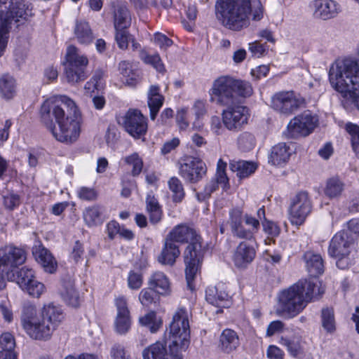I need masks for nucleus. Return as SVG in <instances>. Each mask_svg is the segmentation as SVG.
<instances>
[{
	"label": "nucleus",
	"instance_id": "f257e3e1",
	"mask_svg": "<svg viewBox=\"0 0 359 359\" xmlns=\"http://www.w3.org/2000/svg\"><path fill=\"white\" fill-rule=\"evenodd\" d=\"M41 118L54 137L65 143L75 142L81 132V116L74 100L57 95L43 102Z\"/></svg>",
	"mask_w": 359,
	"mask_h": 359
},
{
	"label": "nucleus",
	"instance_id": "f03ea898",
	"mask_svg": "<svg viewBox=\"0 0 359 359\" xmlns=\"http://www.w3.org/2000/svg\"><path fill=\"white\" fill-rule=\"evenodd\" d=\"M27 259L25 251L13 245L0 248V290L5 287L6 278L15 282L29 295L39 297L45 291L44 285L35 279L34 272L26 266L17 270Z\"/></svg>",
	"mask_w": 359,
	"mask_h": 359
},
{
	"label": "nucleus",
	"instance_id": "7ed1b4c3",
	"mask_svg": "<svg viewBox=\"0 0 359 359\" xmlns=\"http://www.w3.org/2000/svg\"><path fill=\"white\" fill-rule=\"evenodd\" d=\"M323 293L324 290L318 279L300 280L279 292L276 313L284 318H292L300 313L313 297Z\"/></svg>",
	"mask_w": 359,
	"mask_h": 359
},
{
	"label": "nucleus",
	"instance_id": "20e7f679",
	"mask_svg": "<svg viewBox=\"0 0 359 359\" xmlns=\"http://www.w3.org/2000/svg\"><path fill=\"white\" fill-rule=\"evenodd\" d=\"M166 238L175 243H189L184 251L185 276L189 288L193 290L192 282L201 269L205 253L201 237L194 229L180 224L175 226Z\"/></svg>",
	"mask_w": 359,
	"mask_h": 359
},
{
	"label": "nucleus",
	"instance_id": "39448f33",
	"mask_svg": "<svg viewBox=\"0 0 359 359\" xmlns=\"http://www.w3.org/2000/svg\"><path fill=\"white\" fill-rule=\"evenodd\" d=\"M252 93L251 84L231 76H221L214 80L209 90L210 100L222 106L236 104L239 97H250Z\"/></svg>",
	"mask_w": 359,
	"mask_h": 359
},
{
	"label": "nucleus",
	"instance_id": "423d86ee",
	"mask_svg": "<svg viewBox=\"0 0 359 359\" xmlns=\"http://www.w3.org/2000/svg\"><path fill=\"white\" fill-rule=\"evenodd\" d=\"M332 88L343 96L359 89V62L345 59L332 65L329 72Z\"/></svg>",
	"mask_w": 359,
	"mask_h": 359
},
{
	"label": "nucleus",
	"instance_id": "0eeeda50",
	"mask_svg": "<svg viewBox=\"0 0 359 359\" xmlns=\"http://www.w3.org/2000/svg\"><path fill=\"white\" fill-rule=\"evenodd\" d=\"M215 7L218 19L229 29L240 30L248 25L250 0H217Z\"/></svg>",
	"mask_w": 359,
	"mask_h": 359
},
{
	"label": "nucleus",
	"instance_id": "6e6552de",
	"mask_svg": "<svg viewBox=\"0 0 359 359\" xmlns=\"http://www.w3.org/2000/svg\"><path fill=\"white\" fill-rule=\"evenodd\" d=\"M32 15V8L22 0H0V57L6 48L13 21L27 20Z\"/></svg>",
	"mask_w": 359,
	"mask_h": 359
},
{
	"label": "nucleus",
	"instance_id": "1a4fd4ad",
	"mask_svg": "<svg viewBox=\"0 0 359 359\" xmlns=\"http://www.w3.org/2000/svg\"><path fill=\"white\" fill-rule=\"evenodd\" d=\"M354 249L355 241L352 233L343 229L337 232L331 239L328 254L337 259L336 265L339 269H345L351 264L349 255Z\"/></svg>",
	"mask_w": 359,
	"mask_h": 359
},
{
	"label": "nucleus",
	"instance_id": "9d476101",
	"mask_svg": "<svg viewBox=\"0 0 359 359\" xmlns=\"http://www.w3.org/2000/svg\"><path fill=\"white\" fill-rule=\"evenodd\" d=\"M190 313L184 308H179L172 316L170 324L171 341H176L182 350H187L190 344Z\"/></svg>",
	"mask_w": 359,
	"mask_h": 359
},
{
	"label": "nucleus",
	"instance_id": "9b49d317",
	"mask_svg": "<svg viewBox=\"0 0 359 359\" xmlns=\"http://www.w3.org/2000/svg\"><path fill=\"white\" fill-rule=\"evenodd\" d=\"M88 64V58L79 53L77 48L69 46L66 53L65 75L67 81L76 83L87 77L86 69Z\"/></svg>",
	"mask_w": 359,
	"mask_h": 359
},
{
	"label": "nucleus",
	"instance_id": "f8f14e48",
	"mask_svg": "<svg viewBox=\"0 0 359 359\" xmlns=\"http://www.w3.org/2000/svg\"><path fill=\"white\" fill-rule=\"evenodd\" d=\"M312 210V202L307 191L297 192L290 198L289 219L292 224L302 225Z\"/></svg>",
	"mask_w": 359,
	"mask_h": 359
},
{
	"label": "nucleus",
	"instance_id": "ddd939ff",
	"mask_svg": "<svg viewBox=\"0 0 359 359\" xmlns=\"http://www.w3.org/2000/svg\"><path fill=\"white\" fill-rule=\"evenodd\" d=\"M118 123L135 139L141 138L147 132V118L137 109H130L120 118Z\"/></svg>",
	"mask_w": 359,
	"mask_h": 359
},
{
	"label": "nucleus",
	"instance_id": "4468645a",
	"mask_svg": "<svg viewBox=\"0 0 359 359\" xmlns=\"http://www.w3.org/2000/svg\"><path fill=\"white\" fill-rule=\"evenodd\" d=\"M182 350L176 341H171L168 346L166 343L156 341L142 351L143 359H182Z\"/></svg>",
	"mask_w": 359,
	"mask_h": 359
},
{
	"label": "nucleus",
	"instance_id": "2eb2a0df",
	"mask_svg": "<svg viewBox=\"0 0 359 359\" xmlns=\"http://www.w3.org/2000/svg\"><path fill=\"white\" fill-rule=\"evenodd\" d=\"M222 113V123L225 128L232 132H238L248 123L250 116L247 107L241 104L226 106Z\"/></svg>",
	"mask_w": 359,
	"mask_h": 359
},
{
	"label": "nucleus",
	"instance_id": "dca6fc26",
	"mask_svg": "<svg viewBox=\"0 0 359 359\" xmlns=\"http://www.w3.org/2000/svg\"><path fill=\"white\" fill-rule=\"evenodd\" d=\"M318 124V118L310 111H304L290 120L287 130L291 137L310 135Z\"/></svg>",
	"mask_w": 359,
	"mask_h": 359
},
{
	"label": "nucleus",
	"instance_id": "f3484780",
	"mask_svg": "<svg viewBox=\"0 0 359 359\" xmlns=\"http://www.w3.org/2000/svg\"><path fill=\"white\" fill-rule=\"evenodd\" d=\"M303 100L298 97L294 91H280L271 97V107L277 112L290 116L298 110Z\"/></svg>",
	"mask_w": 359,
	"mask_h": 359
},
{
	"label": "nucleus",
	"instance_id": "a211bd4d",
	"mask_svg": "<svg viewBox=\"0 0 359 359\" xmlns=\"http://www.w3.org/2000/svg\"><path fill=\"white\" fill-rule=\"evenodd\" d=\"M207 168L199 158H187L181 163L179 169L180 175L187 182L196 183L205 175Z\"/></svg>",
	"mask_w": 359,
	"mask_h": 359
},
{
	"label": "nucleus",
	"instance_id": "6ab92c4d",
	"mask_svg": "<svg viewBox=\"0 0 359 359\" xmlns=\"http://www.w3.org/2000/svg\"><path fill=\"white\" fill-rule=\"evenodd\" d=\"M226 163L222 159H219L215 177L207 183L203 191L196 194L198 201H203L208 198L212 192L218 189L219 184L222 186L224 189L229 187V178L226 174Z\"/></svg>",
	"mask_w": 359,
	"mask_h": 359
},
{
	"label": "nucleus",
	"instance_id": "aec40b11",
	"mask_svg": "<svg viewBox=\"0 0 359 359\" xmlns=\"http://www.w3.org/2000/svg\"><path fill=\"white\" fill-rule=\"evenodd\" d=\"M116 316L114 321L115 330L119 334H124L130 328L131 320L128 302L125 297L120 296L115 299Z\"/></svg>",
	"mask_w": 359,
	"mask_h": 359
},
{
	"label": "nucleus",
	"instance_id": "412c9836",
	"mask_svg": "<svg viewBox=\"0 0 359 359\" xmlns=\"http://www.w3.org/2000/svg\"><path fill=\"white\" fill-rule=\"evenodd\" d=\"M311 7L313 17L323 20L334 18L341 11L340 6L334 0H314Z\"/></svg>",
	"mask_w": 359,
	"mask_h": 359
},
{
	"label": "nucleus",
	"instance_id": "4be33fe9",
	"mask_svg": "<svg viewBox=\"0 0 359 359\" xmlns=\"http://www.w3.org/2000/svg\"><path fill=\"white\" fill-rule=\"evenodd\" d=\"M255 255V248L243 241L236 247L233 255V261L236 267L243 269L253 261Z\"/></svg>",
	"mask_w": 359,
	"mask_h": 359
},
{
	"label": "nucleus",
	"instance_id": "5701e85b",
	"mask_svg": "<svg viewBox=\"0 0 359 359\" xmlns=\"http://www.w3.org/2000/svg\"><path fill=\"white\" fill-rule=\"evenodd\" d=\"M205 299L209 304L218 307H228L231 303L229 294L220 285L208 287Z\"/></svg>",
	"mask_w": 359,
	"mask_h": 359
},
{
	"label": "nucleus",
	"instance_id": "b1692460",
	"mask_svg": "<svg viewBox=\"0 0 359 359\" xmlns=\"http://www.w3.org/2000/svg\"><path fill=\"white\" fill-rule=\"evenodd\" d=\"M33 255L46 272L53 273L56 271L57 263L47 249L41 245L36 246L33 250Z\"/></svg>",
	"mask_w": 359,
	"mask_h": 359
},
{
	"label": "nucleus",
	"instance_id": "393cba45",
	"mask_svg": "<svg viewBox=\"0 0 359 359\" xmlns=\"http://www.w3.org/2000/svg\"><path fill=\"white\" fill-rule=\"evenodd\" d=\"M292 151L285 142L278 143L272 147L269 156V163L273 165H280L286 163Z\"/></svg>",
	"mask_w": 359,
	"mask_h": 359
},
{
	"label": "nucleus",
	"instance_id": "a878e982",
	"mask_svg": "<svg viewBox=\"0 0 359 359\" xmlns=\"http://www.w3.org/2000/svg\"><path fill=\"white\" fill-rule=\"evenodd\" d=\"M180 255V250L178 245L165 238L163 248L158 257V260L162 264L172 266Z\"/></svg>",
	"mask_w": 359,
	"mask_h": 359
},
{
	"label": "nucleus",
	"instance_id": "bb28decb",
	"mask_svg": "<svg viewBox=\"0 0 359 359\" xmlns=\"http://www.w3.org/2000/svg\"><path fill=\"white\" fill-rule=\"evenodd\" d=\"M42 318L55 330L64 320L65 316L60 307L49 304L43 308Z\"/></svg>",
	"mask_w": 359,
	"mask_h": 359
},
{
	"label": "nucleus",
	"instance_id": "cd10ccee",
	"mask_svg": "<svg viewBox=\"0 0 359 359\" xmlns=\"http://www.w3.org/2000/svg\"><path fill=\"white\" fill-rule=\"evenodd\" d=\"M304 259L309 273L311 276H313L312 278L317 279L316 276L323 273L324 264L320 255L308 251L304 253Z\"/></svg>",
	"mask_w": 359,
	"mask_h": 359
},
{
	"label": "nucleus",
	"instance_id": "c85d7f7f",
	"mask_svg": "<svg viewBox=\"0 0 359 359\" xmlns=\"http://www.w3.org/2000/svg\"><path fill=\"white\" fill-rule=\"evenodd\" d=\"M54 329L47 323H44L43 319L41 320H35L32 325L27 328L25 332L27 334L34 339H48L51 336Z\"/></svg>",
	"mask_w": 359,
	"mask_h": 359
},
{
	"label": "nucleus",
	"instance_id": "c756f323",
	"mask_svg": "<svg viewBox=\"0 0 359 359\" xmlns=\"http://www.w3.org/2000/svg\"><path fill=\"white\" fill-rule=\"evenodd\" d=\"M114 26L115 30L128 29L131 24V18L128 8L123 4H113Z\"/></svg>",
	"mask_w": 359,
	"mask_h": 359
},
{
	"label": "nucleus",
	"instance_id": "7c9ffc66",
	"mask_svg": "<svg viewBox=\"0 0 359 359\" xmlns=\"http://www.w3.org/2000/svg\"><path fill=\"white\" fill-rule=\"evenodd\" d=\"M240 345V340L237 333L231 329L223 330L219 338V347L226 353H231L236 351Z\"/></svg>",
	"mask_w": 359,
	"mask_h": 359
},
{
	"label": "nucleus",
	"instance_id": "2f4dec72",
	"mask_svg": "<svg viewBox=\"0 0 359 359\" xmlns=\"http://www.w3.org/2000/svg\"><path fill=\"white\" fill-rule=\"evenodd\" d=\"M160 88L158 86H151L148 91V107L150 111V118L154 120L161 108L164 97L160 94Z\"/></svg>",
	"mask_w": 359,
	"mask_h": 359
},
{
	"label": "nucleus",
	"instance_id": "473e14b6",
	"mask_svg": "<svg viewBox=\"0 0 359 359\" xmlns=\"http://www.w3.org/2000/svg\"><path fill=\"white\" fill-rule=\"evenodd\" d=\"M148 285L161 295L170 293V286L168 278L161 271L153 273L148 280Z\"/></svg>",
	"mask_w": 359,
	"mask_h": 359
},
{
	"label": "nucleus",
	"instance_id": "72a5a7b5",
	"mask_svg": "<svg viewBox=\"0 0 359 359\" xmlns=\"http://www.w3.org/2000/svg\"><path fill=\"white\" fill-rule=\"evenodd\" d=\"M118 70L125 78V83L129 86H135L140 80V71L128 61L123 60L119 62Z\"/></svg>",
	"mask_w": 359,
	"mask_h": 359
},
{
	"label": "nucleus",
	"instance_id": "f704fd0d",
	"mask_svg": "<svg viewBox=\"0 0 359 359\" xmlns=\"http://www.w3.org/2000/svg\"><path fill=\"white\" fill-rule=\"evenodd\" d=\"M146 208L151 224L158 223L163 215V211L158 200L152 195L148 194L146 198Z\"/></svg>",
	"mask_w": 359,
	"mask_h": 359
},
{
	"label": "nucleus",
	"instance_id": "c9c22d12",
	"mask_svg": "<svg viewBox=\"0 0 359 359\" xmlns=\"http://www.w3.org/2000/svg\"><path fill=\"white\" fill-rule=\"evenodd\" d=\"M16 93V83L15 79L8 74L0 77V95L6 99H12Z\"/></svg>",
	"mask_w": 359,
	"mask_h": 359
},
{
	"label": "nucleus",
	"instance_id": "e433bc0d",
	"mask_svg": "<svg viewBox=\"0 0 359 359\" xmlns=\"http://www.w3.org/2000/svg\"><path fill=\"white\" fill-rule=\"evenodd\" d=\"M243 221L245 224L249 226V229H247L243 227L242 231H240L239 232V238L252 240L254 238V235L258 232L260 228V222L259 221V219H257L249 214L244 215Z\"/></svg>",
	"mask_w": 359,
	"mask_h": 359
},
{
	"label": "nucleus",
	"instance_id": "4c0bfd02",
	"mask_svg": "<svg viewBox=\"0 0 359 359\" xmlns=\"http://www.w3.org/2000/svg\"><path fill=\"white\" fill-rule=\"evenodd\" d=\"M74 34L78 41L82 44H89L94 39L92 30L86 21H76Z\"/></svg>",
	"mask_w": 359,
	"mask_h": 359
},
{
	"label": "nucleus",
	"instance_id": "58836bf2",
	"mask_svg": "<svg viewBox=\"0 0 359 359\" xmlns=\"http://www.w3.org/2000/svg\"><path fill=\"white\" fill-rule=\"evenodd\" d=\"M60 294L67 304L73 307L79 306V296L72 281L69 280L63 283Z\"/></svg>",
	"mask_w": 359,
	"mask_h": 359
},
{
	"label": "nucleus",
	"instance_id": "ea45409f",
	"mask_svg": "<svg viewBox=\"0 0 359 359\" xmlns=\"http://www.w3.org/2000/svg\"><path fill=\"white\" fill-rule=\"evenodd\" d=\"M345 188V184L338 177L327 180L324 193L330 199L339 197Z\"/></svg>",
	"mask_w": 359,
	"mask_h": 359
},
{
	"label": "nucleus",
	"instance_id": "a19ab883",
	"mask_svg": "<svg viewBox=\"0 0 359 359\" xmlns=\"http://www.w3.org/2000/svg\"><path fill=\"white\" fill-rule=\"evenodd\" d=\"M230 169L237 172V176L242 179L249 177L257 169V165L251 162L240 161L230 163Z\"/></svg>",
	"mask_w": 359,
	"mask_h": 359
},
{
	"label": "nucleus",
	"instance_id": "79ce46f5",
	"mask_svg": "<svg viewBox=\"0 0 359 359\" xmlns=\"http://www.w3.org/2000/svg\"><path fill=\"white\" fill-rule=\"evenodd\" d=\"M83 219L89 226H97L102 223V208L93 205L86 208L83 211Z\"/></svg>",
	"mask_w": 359,
	"mask_h": 359
},
{
	"label": "nucleus",
	"instance_id": "37998d69",
	"mask_svg": "<svg viewBox=\"0 0 359 359\" xmlns=\"http://www.w3.org/2000/svg\"><path fill=\"white\" fill-rule=\"evenodd\" d=\"M36 320V307L27 302L25 303L22 307L21 315V323L25 330L29 328L33 322Z\"/></svg>",
	"mask_w": 359,
	"mask_h": 359
},
{
	"label": "nucleus",
	"instance_id": "c03bdc74",
	"mask_svg": "<svg viewBox=\"0 0 359 359\" xmlns=\"http://www.w3.org/2000/svg\"><path fill=\"white\" fill-rule=\"evenodd\" d=\"M321 323L323 329L328 333H333L336 330L334 310L324 308L321 311Z\"/></svg>",
	"mask_w": 359,
	"mask_h": 359
},
{
	"label": "nucleus",
	"instance_id": "a18cd8bd",
	"mask_svg": "<svg viewBox=\"0 0 359 359\" xmlns=\"http://www.w3.org/2000/svg\"><path fill=\"white\" fill-rule=\"evenodd\" d=\"M159 295L161 294L149 286L141 290L139 294V299L143 306H149L158 302Z\"/></svg>",
	"mask_w": 359,
	"mask_h": 359
},
{
	"label": "nucleus",
	"instance_id": "49530a36",
	"mask_svg": "<svg viewBox=\"0 0 359 359\" xmlns=\"http://www.w3.org/2000/svg\"><path fill=\"white\" fill-rule=\"evenodd\" d=\"M140 58L145 63L151 65L159 72H165V67L158 54L149 55L146 50H141L139 53Z\"/></svg>",
	"mask_w": 359,
	"mask_h": 359
},
{
	"label": "nucleus",
	"instance_id": "de8ad7c7",
	"mask_svg": "<svg viewBox=\"0 0 359 359\" xmlns=\"http://www.w3.org/2000/svg\"><path fill=\"white\" fill-rule=\"evenodd\" d=\"M169 189L172 193L174 202L179 203L182 201L185 193L182 182L176 177H172L168 182Z\"/></svg>",
	"mask_w": 359,
	"mask_h": 359
},
{
	"label": "nucleus",
	"instance_id": "09e8293b",
	"mask_svg": "<svg viewBox=\"0 0 359 359\" xmlns=\"http://www.w3.org/2000/svg\"><path fill=\"white\" fill-rule=\"evenodd\" d=\"M229 223L233 233L239 238V232L242 231V212L239 209H233L230 213Z\"/></svg>",
	"mask_w": 359,
	"mask_h": 359
},
{
	"label": "nucleus",
	"instance_id": "8fccbe9b",
	"mask_svg": "<svg viewBox=\"0 0 359 359\" xmlns=\"http://www.w3.org/2000/svg\"><path fill=\"white\" fill-rule=\"evenodd\" d=\"M139 322L142 325L148 327L152 333L157 332L161 325V323L156 322V313L154 311H151L144 316L140 317Z\"/></svg>",
	"mask_w": 359,
	"mask_h": 359
},
{
	"label": "nucleus",
	"instance_id": "3c124183",
	"mask_svg": "<svg viewBox=\"0 0 359 359\" xmlns=\"http://www.w3.org/2000/svg\"><path fill=\"white\" fill-rule=\"evenodd\" d=\"M346 130L351 135L353 149L359 158V127L349 123L346 125Z\"/></svg>",
	"mask_w": 359,
	"mask_h": 359
},
{
	"label": "nucleus",
	"instance_id": "603ef678",
	"mask_svg": "<svg viewBox=\"0 0 359 359\" xmlns=\"http://www.w3.org/2000/svg\"><path fill=\"white\" fill-rule=\"evenodd\" d=\"M125 162L133 166L132 174L133 176H137L142 172L143 162L137 154L134 153L130 156L126 157Z\"/></svg>",
	"mask_w": 359,
	"mask_h": 359
},
{
	"label": "nucleus",
	"instance_id": "864d4df0",
	"mask_svg": "<svg viewBox=\"0 0 359 359\" xmlns=\"http://www.w3.org/2000/svg\"><path fill=\"white\" fill-rule=\"evenodd\" d=\"M1 351H15V340L10 332H4L0 336Z\"/></svg>",
	"mask_w": 359,
	"mask_h": 359
},
{
	"label": "nucleus",
	"instance_id": "5fc2aeb1",
	"mask_svg": "<svg viewBox=\"0 0 359 359\" xmlns=\"http://www.w3.org/2000/svg\"><path fill=\"white\" fill-rule=\"evenodd\" d=\"M115 39L118 48L122 50L127 49L129 41L132 40L131 35L127 31V29L116 30Z\"/></svg>",
	"mask_w": 359,
	"mask_h": 359
},
{
	"label": "nucleus",
	"instance_id": "6e6d98bb",
	"mask_svg": "<svg viewBox=\"0 0 359 359\" xmlns=\"http://www.w3.org/2000/svg\"><path fill=\"white\" fill-rule=\"evenodd\" d=\"M254 136L248 132L241 133L238 137V147L243 151H248L254 146Z\"/></svg>",
	"mask_w": 359,
	"mask_h": 359
},
{
	"label": "nucleus",
	"instance_id": "4d7b16f0",
	"mask_svg": "<svg viewBox=\"0 0 359 359\" xmlns=\"http://www.w3.org/2000/svg\"><path fill=\"white\" fill-rule=\"evenodd\" d=\"M280 344L286 347L290 355L294 357L297 356L300 353V344L297 341L282 337L280 339Z\"/></svg>",
	"mask_w": 359,
	"mask_h": 359
},
{
	"label": "nucleus",
	"instance_id": "13d9d810",
	"mask_svg": "<svg viewBox=\"0 0 359 359\" xmlns=\"http://www.w3.org/2000/svg\"><path fill=\"white\" fill-rule=\"evenodd\" d=\"M110 356L111 359H131L126 353L124 346L120 344H114L111 346Z\"/></svg>",
	"mask_w": 359,
	"mask_h": 359
},
{
	"label": "nucleus",
	"instance_id": "bf43d9fd",
	"mask_svg": "<svg viewBox=\"0 0 359 359\" xmlns=\"http://www.w3.org/2000/svg\"><path fill=\"white\" fill-rule=\"evenodd\" d=\"M142 276L138 272L130 271L128 277V285L132 290H138L142 285Z\"/></svg>",
	"mask_w": 359,
	"mask_h": 359
},
{
	"label": "nucleus",
	"instance_id": "052dcab7",
	"mask_svg": "<svg viewBox=\"0 0 359 359\" xmlns=\"http://www.w3.org/2000/svg\"><path fill=\"white\" fill-rule=\"evenodd\" d=\"M264 231L271 237H276L279 235L280 229L273 222L265 219L262 222Z\"/></svg>",
	"mask_w": 359,
	"mask_h": 359
},
{
	"label": "nucleus",
	"instance_id": "680f3d73",
	"mask_svg": "<svg viewBox=\"0 0 359 359\" xmlns=\"http://www.w3.org/2000/svg\"><path fill=\"white\" fill-rule=\"evenodd\" d=\"M78 196L82 200L93 201L97 198V193L92 188L83 187L78 190Z\"/></svg>",
	"mask_w": 359,
	"mask_h": 359
},
{
	"label": "nucleus",
	"instance_id": "e2e57ef3",
	"mask_svg": "<svg viewBox=\"0 0 359 359\" xmlns=\"http://www.w3.org/2000/svg\"><path fill=\"white\" fill-rule=\"evenodd\" d=\"M154 42L156 44L159 46L161 48H167L172 46V41L167 37L165 35L161 34V33H156L154 35Z\"/></svg>",
	"mask_w": 359,
	"mask_h": 359
},
{
	"label": "nucleus",
	"instance_id": "0e129e2a",
	"mask_svg": "<svg viewBox=\"0 0 359 359\" xmlns=\"http://www.w3.org/2000/svg\"><path fill=\"white\" fill-rule=\"evenodd\" d=\"M192 109L197 118L203 116L207 112L205 101L202 100L195 101Z\"/></svg>",
	"mask_w": 359,
	"mask_h": 359
},
{
	"label": "nucleus",
	"instance_id": "69168bd1",
	"mask_svg": "<svg viewBox=\"0 0 359 359\" xmlns=\"http://www.w3.org/2000/svg\"><path fill=\"white\" fill-rule=\"evenodd\" d=\"M284 327V324L280 320H274L269 323L266 329V336L271 337L276 333L280 332Z\"/></svg>",
	"mask_w": 359,
	"mask_h": 359
},
{
	"label": "nucleus",
	"instance_id": "338daca9",
	"mask_svg": "<svg viewBox=\"0 0 359 359\" xmlns=\"http://www.w3.org/2000/svg\"><path fill=\"white\" fill-rule=\"evenodd\" d=\"M249 50L253 56L260 57L264 54L266 49L263 44L258 41H255L249 43Z\"/></svg>",
	"mask_w": 359,
	"mask_h": 359
},
{
	"label": "nucleus",
	"instance_id": "774afa93",
	"mask_svg": "<svg viewBox=\"0 0 359 359\" xmlns=\"http://www.w3.org/2000/svg\"><path fill=\"white\" fill-rule=\"evenodd\" d=\"M266 354L270 359H283L284 355L283 351L274 345L269 346Z\"/></svg>",
	"mask_w": 359,
	"mask_h": 359
}]
</instances>
